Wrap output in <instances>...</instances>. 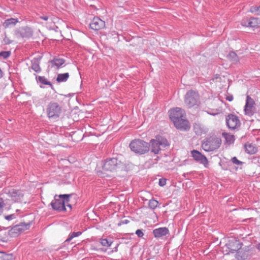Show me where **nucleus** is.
I'll list each match as a JSON object with an SVG mask.
<instances>
[{
	"instance_id": "obj_38",
	"label": "nucleus",
	"mask_w": 260,
	"mask_h": 260,
	"mask_svg": "<svg viewBox=\"0 0 260 260\" xmlns=\"http://www.w3.org/2000/svg\"><path fill=\"white\" fill-rule=\"evenodd\" d=\"M231 161L233 164L239 165V166L242 165L243 164V162L242 161L239 160L237 159V158L235 156L232 158Z\"/></svg>"
},
{
	"instance_id": "obj_27",
	"label": "nucleus",
	"mask_w": 260,
	"mask_h": 260,
	"mask_svg": "<svg viewBox=\"0 0 260 260\" xmlns=\"http://www.w3.org/2000/svg\"><path fill=\"white\" fill-rule=\"evenodd\" d=\"M69 78V74L66 73L63 74H59L57 75L56 81L58 82H66Z\"/></svg>"
},
{
	"instance_id": "obj_41",
	"label": "nucleus",
	"mask_w": 260,
	"mask_h": 260,
	"mask_svg": "<svg viewBox=\"0 0 260 260\" xmlns=\"http://www.w3.org/2000/svg\"><path fill=\"white\" fill-rule=\"evenodd\" d=\"M136 234L137 235L138 237H142L144 235V234L141 230L138 229L136 231Z\"/></svg>"
},
{
	"instance_id": "obj_21",
	"label": "nucleus",
	"mask_w": 260,
	"mask_h": 260,
	"mask_svg": "<svg viewBox=\"0 0 260 260\" xmlns=\"http://www.w3.org/2000/svg\"><path fill=\"white\" fill-rule=\"evenodd\" d=\"M18 22H19V20L17 18H10L5 20L3 26L5 28L13 27L15 26Z\"/></svg>"
},
{
	"instance_id": "obj_40",
	"label": "nucleus",
	"mask_w": 260,
	"mask_h": 260,
	"mask_svg": "<svg viewBox=\"0 0 260 260\" xmlns=\"http://www.w3.org/2000/svg\"><path fill=\"white\" fill-rule=\"evenodd\" d=\"M166 184V179L162 178L159 179L158 184L160 186H164Z\"/></svg>"
},
{
	"instance_id": "obj_9",
	"label": "nucleus",
	"mask_w": 260,
	"mask_h": 260,
	"mask_svg": "<svg viewBox=\"0 0 260 260\" xmlns=\"http://www.w3.org/2000/svg\"><path fill=\"white\" fill-rule=\"evenodd\" d=\"M32 35V29L28 26L19 28L15 31V36L17 38H29Z\"/></svg>"
},
{
	"instance_id": "obj_19",
	"label": "nucleus",
	"mask_w": 260,
	"mask_h": 260,
	"mask_svg": "<svg viewBox=\"0 0 260 260\" xmlns=\"http://www.w3.org/2000/svg\"><path fill=\"white\" fill-rule=\"evenodd\" d=\"M40 58H34L31 61V68L37 73H40L41 71V69L40 67Z\"/></svg>"
},
{
	"instance_id": "obj_42",
	"label": "nucleus",
	"mask_w": 260,
	"mask_h": 260,
	"mask_svg": "<svg viewBox=\"0 0 260 260\" xmlns=\"http://www.w3.org/2000/svg\"><path fill=\"white\" fill-rule=\"evenodd\" d=\"M129 221L127 219H124V220H123L122 221H121L118 224V225L119 226V225H121L122 224H127L128 223H129Z\"/></svg>"
},
{
	"instance_id": "obj_25",
	"label": "nucleus",
	"mask_w": 260,
	"mask_h": 260,
	"mask_svg": "<svg viewBox=\"0 0 260 260\" xmlns=\"http://www.w3.org/2000/svg\"><path fill=\"white\" fill-rule=\"evenodd\" d=\"M36 79L37 82H39L44 85H49L52 88H53V85L51 83L48 81L44 76H36Z\"/></svg>"
},
{
	"instance_id": "obj_18",
	"label": "nucleus",
	"mask_w": 260,
	"mask_h": 260,
	"mask_svg": "<svg viewBox=\"0 0 260 260\" xmlns=\"http://www.w3.org/2000/svg\"><path fill=\"white\" fill-rule=\"evenodd\" d=\"M228 247L229 249L230 252L234 253L241 248L242 243L236 240L231 241L228 244Z\"/></svg>"
},
{
	"instance_id": "obj_43",
	"label": "nucleus",
	"mask_w": 260,
	"mask_h": 260,
	"mask_svg": "<svg viewBox=\"0 0 260 260\" xmlns=\"http://www.w3.org/2000/svg\"><path fill=\"white\" fill-rule=\"evenodd\" d=\"M236 257L238 260H242L243 258L240 255V252H238L236 254Z\"/></svg>"
},
{
	"instance_id": "obj_17",
	"label": "nucleus",
	"mask_w": 260,
	"mask_h": 260,
	"mask_svg": "<svg viewBox=\"0 0 260 260\" xmlns=\"http://www.w3.org/2000/svg\"><path fill=\"white\" fill-rule=\"evenodd\" d=\"M153 234L156 239L162 238L169 234V230L166 227L159 228L153 230Z\"/></svg>"
},
{
	"instance_id": "obj_35",
	"label": "nucleus",
	"mask_w": 260,
	"mask_h": 260,
	"mask_svg": "<svg viewBox=\"0 0 260 260\" xmlns=\"http://www.w3.org/2000/svg\"><path fill=\"white\" fill-rule=\"evenodd\" d=\"M10 51H1L0 52V57H3L4 58H8L11 55Z\"/></svg>"
},
{
	"instance_id": "obj_20",
	"label": "nucleus",
	"mask_w": 260,
	"mask_h": 260,
	"mask_svg": "<svg viewBox=\"0 0 260 260\" xmlns=\"http://www.w3.org/2000/svg\"><path fill=\"white\" fill-rule=\"evenodd\" d=\"M193 130L197 135H202L206 133V128L200 123H195L193 124Z\"/></svg>"
},
{
	"instance_id": "obj_31",
	"label": "nucleus",
	"mask_w": 260,
	"mask_h": 260,
	"mask_svg": "<svg viewBox=\"0 0 260 260\" xmlns=\"http://www.w3.org/2000/svg\"><path fill=\"white\" fill-rule=\"evenodd\" d=\"M1 258L2 260H13L14 256L12 253H6L2 252Z\"/></svg>"
},
{
	"instance_id": "obj_4",
	"label": "nucleus",
	"mask_w": 260,
	"mask_h": 260,
	"mask_svg": "<svg viewBox=\"0 0 260 260\" xmlns=\"http://www.w3.org/2000/svg\"><path fill=\"white\" fill-rule=\"evenodd\" d=\"M149 144L151 146V152L155 154L159 153L160 147H165L169 145L168 140L161 136H157L155 139H151Z\"/></svg>"
},
{
	"instance_id": "obj_36",
	"label": "nucleus",
	"mask_w": 260,
	"mask_h": 260,
	"mask_svg": "<svg viewBox=\"0 0 260 260\" xmlns=\"http://www.w3.org/2000/svg\"><path fill=\"white\" fill-rule=\"evenodd\" d=\"M17 214H16V213H13L10 215H5L4 217L6 220L10 221L14 219H15L17 217Z\"/></svg>"
},
{
	"instance_id": "obj_44",
	"label": "nucleus",
	"mask_w": 260,
	"mask_h": 260,
	"mask_svg": "<svg viewBox=\"0 0 260 260\" xmlns=\"http://www.w3.org/2000/svg\"><path fill=\"white\" fill-rule=\"evenodd\" d=\"M40 18L45 21H47L48 19V16L47 15H43L40 16Z\"/></svg>"
},
{
	"instance_id": "obj_30",
	"label": "nucleus",
	"mask_w": 260,
	"mask_h": 260,
	"mask_svg": "<svg viewBox=\"0 0 260 260\" xmlns=\"http://www.w3.org/2000/svg\"><path fill=\"white\" fill-rule=\"evenodd\" d=\"M249 11L255 15H260V5L251 6Z\"/></svg>"
},
{
	"instance_id": "obj_15",
	"label": "nucleus",
	"mask_w": 260,
	"mask_h": 260,
	"mask_svg": "<svg viewBox=\"0 0 260 260\" xmlns=\"http://www.w3.org/2000/svg\"><path fill=\"white\" fill-rule=\"evenodd\" d=\"M90 28L94 30L104 28L105 22L98 17H94L89 24Z\"/></svg>"
},
{
	"instance_id": "obj_7",
	"label": "nucleus",
	"mask_w": 260,
	"mask_h": 260,
	"mask_svg": "<svg viewBox=\"0 0 260 260\" xmlns=\"http://www.w3.org/2000/svg\"><path fill=\"white\" fill-rule=\"evenodd\" d=\"M62 108L57 102H51L46 107V113L49 118L56 119L59 117Z\"/></svg>"
},
{
	"instance_id": "obj_47",
	"label": "nucleus",
	"mask_w": 260,
	"mask_h": 260,
	"mask_svg": "<svg viewBox=\"0 0 260 260\" xmlns=\"http://www.w3.org/2000/svg\"><path fill=\"white\" fill-rule=\"evenodd\" d=\"M66 206L69 207L70 208V210L72 209V206L69 203H66Z\"/></svg>"
},
{
	"instance_id": "obj_22",
	"label": "nucleus",
	"mask_w": 260,
	"mask_h": 260,
	"mask_svg": "<svg viewBox=\"0 0 260 260\" xmlns=\"http://www.w3.org/2000/svg\"><path fill=\"white\" fill-rule=\"evenodd\" d=\"M245 149L247 153L251 154L255 153L257 151V148L254 145L249 143L245 144Z\"/></svg>"
},
{
	"instance_id": "obj_10",
	"label": "nucleus",
	"mask_w": 260,
	"mask_h": 260,
	"mask_svg": "<svg viewBox=\"0 0 260 260\" xmlns=\"http://www.w3.org/2000/svg\"><path fill=\"white\" fill-rule=\"evenodd\" d=\"M185 116V111L180 108L176 107L169 111L170 118L174 123Z\"/></svg>"
},
{
	"instance_id": "obj_49",
	"label": "nucleus",
	"mask_w": 260,
	"mask_h": 260,
	"mask_svg": "<svg viewBox=\"0 0 260 260\" xmlns=\"http://www.w3.org/2000/svg\"><path fill=\"white\" fill-rule=\"evenodd\" d=\"M259 236H260V230H259Z\"/></svg>"
},
{
	"instance_id": "obj_26",
	"label": "nucleus",
	"mask_w": 260,
	"mask_h": 260,
	"mask_svg": "<svg viewBox=\"0 0 260 260\" xmlns=\"http://www.w3.org/2000/svg\"><path fill=\"white\" fill-rule=\"evenodd\" d=\"M9 233L12 236H16L17 235L22 233V229H20L17 224L12 228L11 230L9 231Z\"/></svg>"
},
{
	"instance_id": "obj_34",
	"label": "nucleus",
	"mask_w": 260,
	"mask_h": 260,
	"mask_svg": "<svg viewBox=\"0 0 260 260\" xmlns=\"http://www.w3.org/2000/svg\"><path fill=\"white\" fill-rule=\"evenodd\" d=\"M100 243L103 246L109 247L111 245L112 242L109 241L107 239H100Z\"/></svg>"
},
{
	"instance_id": "obj_11",
	"label": "nucleus",
	"mask_w": 260,
	"mask_h": 260,
	"mask_svg": "<svg viewBox=\"0 0 260 260\" xmlns=\"http://www.w3.org/2000/svg\"><path fill=\"white\" fill-rule=\"evenodd\" d=\"M241 25L245 27L257 28L260 26V20L258 18H245L242 20Z\"/></svg>"
},
{
	"instance_id": "obj_14",
	"label": "nucleus",
	"mask_w": 260,
	"mask_h": 260,
	"mask_svg": "<svg viewBox=\"0 0 260 260\" xmlns=\"http://www.w3.org/2000/svg\"><path fill=\"white\" fill-rule=\"evenodd\" d=\"M254 101L249 95L247 96L246 104L244 107L245 114L248 116H251L254 113Z\"/></svg>"
},
{
	"instance_id": "obj_46",
	"label": "nucleus",
	"mask_w": 260,
	"mask_h": 260,
	"mask_svg": "<svg viewBox=\"0 0 260 260\" xmlns=\"http://www.w3.org/2000/svg\"><path fill=\"white\" fill-rule=\"evenodd\" d=\"M255 248L259 251H260V243H258L255 245Z\"/></svg>"
},
{
	"instance_id": "obj_23",
	"label": "nucleus",
	"mask_w": 260,
	"mask_h": 260,
	"mask_svg": "<svg viewBox=\"0 0 260 260\" xmlns=\"http://www.w3.org/2000/svg\"><path fill=\"white\" fill-rule=\"evenodd\" d=\"M50 62L52 64V66H55L58 68L65 62V60L63 58H54Z\"/></svg>"
},
{
	"instance_id": "obj_5",
	"label": "nucleus",
	"mask_w": 260,
	"mask_h": 260,
	"mask_svg": "<svg viewBox=\"0 0 260 260\" xmlns=\"http://www.w3.org/2000/svg\"><path fill=\"white\" fill-rule=\"evenodd\" d=\"M221 143L220 138L210 137L205 139L202 144V147L206 151H212L218 149Z\"/></svg>"
},
{
	"instance_id": "obj_39",
	"label": "nucleus",
	"mask_w": 260,
	"mask_h": 260,
	"mask_svg": "<svg viewBox=\"0 0 260 260\" xmlns=\"http://www.w3.org/2000/svg\"><path fill=\"white\" fill-rule=\"evenodd\" d=\"M3 42L5 45H9L12 43V41L6 35L3 39Z\"/></svg>"
},
{
	"instance_id": "obj_28",
	"label": "nucleus",
	"mask_w": 260,
	"mask_h": 260,
	"mask_svg": "<svg viewBox=\"0 0 260 260\" xmlns=\"http://www.w3.org/2000/svg\"><path fill=\"white\" fill-rule=\"evenodd\" d=\"M229 59L234 63H236L239 61V58L237 54L234 52H230L228 55Z\"/></svg>"
},
{
	"instance_id": "obj_1",
	"label": "nucleus",
	"mask_w": 260,
	"mask_h": 260,
	"mask_svg": "<svg viewBox=\"0 0 260 260\" xmlns=\"http://www.w3.org/2000/svg\"><path fill=\"white\" fill-rule=\"evenodd\" d=\"M71 196V194H56L54 197V199L50 203L52 209L58 211H67L66 204L69 203L70 197Z\"/></svg>"
},
{
	"instance_id": "obj_6",
	"label": "nucleus",
	"mask_w": 260,
	"mask_h": 260,
	"mask_svg": "<svg viewBox=\"0 0 260 260\" xmlns=\"http://www.w3.org/2000/svg\"><path fill=\"white\" fill-rule=\"evenodd\" d=\"M184 103L189 108L199 106L200 104L199 94L194 90H189L185 95Z\"/></svg>"
},
{
	"instance_id": "obj_29",
	"label": "nucleus",
	"mask_w": 260,
	"mask_h": 260,
	"mask_svg": "<svg viewBox=\"0 0 260 260\" xmlns=\"http://www.w3.org/2000/svg\"><path fill=\"white\" fill-rule=\"evenodd\" d=\"M82 234V232H72V233H71L69 236H68V238H67V239L66 240V242H70V241H71L74 238H75V237H78L79 236H80Z\"/></svg>"
},
{
	"instance_id": "obj_13",
	"label": "nucleus",
	"mask_w": 260,
	"mask_h": 260,
	"mask_svg": "<svg viewBox=\"0 0 260 260\" xmlns=\"http://www.w3.org/2000/svg\"><path fill=\"white\" fill-rule=\"evenodd\" d=\"M8 195L14 202H21L22 201L24 194L21 190L11 189L9 190Z\"/></svg>"
},
{
	"instance_id": "obj_48",
	"label": "nucleus",
	"mask_w": 260,
	"mask_h": 260,
	"mask_svg": "<svg viewBox=\"0 0 260 260\" xmlns=\"http://www.w3.org/2000/svg\"><path fill=\"white\" fill-rule=\"evenodd\" d=\"M20 210H19V209H17V210H16V212H20Z\"/></svg>"
},
{
	"instance_id": "obj_12",
	"label": "nucleus",
	"mask_w": 260,
	"mask_h": 260,
	"mask_svg": "<svg viewBox=\"0 0 260 260\" xmlns=\"http://www.w3.org/2000/svg\"><path fill=\"white\" fill-rule=\"evenodd\" d=\"M191 154L193 159L197 162L203 164L207 168L208 165V160L207 157L200 152L196 150L191 151Z\"/></svg>"
},
{
	"instance_id": "obj_32",
	"label": "nucleus",
	"mask_w": 260,
	"mask_h": 260,
	"mask_svg": "<svg viewBox=\"0 0 260 260\" xmlns=\"http://www.w3.org/2000/svg\"><path fill=\"white\" fill-rule=\"evenodd\" d=\"M158 204V202L156 200H155L154 199H151L149 200L148 203V206L149 207L152 209H155Z\"/></svg>"
},
{
	"instance_id": "obj_33",
	"label": "nucleus",
	"mask_w": 260,
	"mask_h": 260,
	"mask_svg": "<svg viewBox=\"0 0 260 260\" xmlns=\"http://www.w3.org/2000/svg\"><path fill=\"white\" fill-rule=\"evenodd\" d=\"M20 229H22V232H24L27 230H28L30 226V223H24L21 222L19 224H17Z\"/></svg>"
},
{
	"instance_id": "obj_16",
	"label": "nucleus",
	"mask_w": 260,
	"mask_h": 260,
	"mask_svg": "<svg viewBox=\"0 0 260 260\" xmlns=\"http://www.w3.org/2000/svg\"><path fill=\"white\" fill-rule=\"evenodd\" d=\"M175 126L179 129L187 131L189 129L190 125L189 122L184 119V117L178 119L174 123Z\"/></svg>"
},
{
	"instance_id": "obj_8",
	"label": "nucleus",
	"mask_w": 260,
	"mask_h": 260,
	"mask_svg": "<svg viewBox=\"0 0 260 260\" xmlns=\"http://www.w3.org/2000/svg\"><path fill=\"white\" fill-rule=\"evenodd\" d=\"M226 124L229 129L234 130L241 125L239 117L234 114H229L226 117Z\"/></svg>"
},
{
	"instance_id": "obj_3",
	"label": "nucleus",
	"mask_w": 260,
	"mask_h": 260,
	"mask_svg": "<svg viewBox=\"0 0 260 260\" xmlns=\"http://www.w3.org/2000/svg\"><path fill=\"white\" fill-rule=\"evenodd\" d=\"M124 167V164L117 158H107L104 160L102 168L104 171L115 172Z\"/></svg>"
},
{
	"instance_id": "obj_37",
	"label": "nucleus",
	"mask_w": 260,
	"mask_h": 260,
	"mask_svg": "<svg viewBox=\"0 0 260 260\" xmlns=\"http://www.w3.org/2000/svg\"><path fill=\"white\" fill-rule=\"evenodd\" d=\"M5 205V200L0 197V215L3 213V209Z\"/></svg>"
},
{
	"instance_id": "obj_24",
	"label": "nucleus",
	"mask_w": 260,
	"mask_h": 260,
	"mask_svg": "<svg viewBox=\"0 0 260 260\" xmlns=\"http://www.w3.org/2000/svg\"><path fill=\"white\" fill-rule=\"evenodd\" d=\"M222 136L225 139L226 143L229 144L234 143L235 141V136L233 135L227 133H222Z\"/></svg>"
},
{
	"instance_id": "obj_45",
	"label": "nucleus",
	"mask_w": 260,
	"mask_h": 260,
	"mask_svg": "<svg viewBox=\"0 0 260 260\" xmlns=\"http://www.w3.org/2000/svg\"><path fill=\"white\" fill-rule=\"evenodd\" d=\"M226 99L229 101H232L233 100V96L232 95L228 96Z\"/></svg>"
},
{
	"instance_id": "obj_2",
	"label": "nucleus",
	"mask_w": 260,
	"mask_h": 260,
	"mask_svg": "<svg viewBox=\"0 0 260 260\" xmlns=\"http://www.w3.org/2000/svg\"><path fill=\"white\" fill-rule=\"evenodd\" d=\"M131 150L135 153L144 154L150 150V145L148 143L141 139H135L129 145Z\"/></svg>"
}]
</instances>
